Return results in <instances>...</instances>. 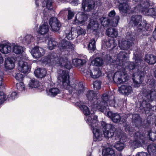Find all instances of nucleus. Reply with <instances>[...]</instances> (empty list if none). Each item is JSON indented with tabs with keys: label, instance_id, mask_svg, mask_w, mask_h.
<instances>
[{
	"label": "nucleus",
	"instance_id": "7ed1b4c3",
	"mask_svg": "<svg viewBox=\"0 0 156 156\" xmlns=\"http://www.w3.org/2000/svg\"><path fill=\"white\" fill-rule=\"evenodd\" d=\"M68 54H65L62 52L58 55L55 53H53L49 54L43 60L45 64L49 63L52 65H57V66H63L67 69H69L71 67L70 61L68 59Z\"/></svg>",
	"mask_w": 156,
	"mask_h": 156
},
{
	"label": "nucleus",
	"instance_id": "8fccbe9b",
	"mask_svg": "<svg viewBox=\"0 0 156 156\" xmlns=\"http://www.w3.org/2000/svg\"><path fill=\"white\" fill-rule=\"evenodd\" d=\"M16 87L17 89L20 91H23L25 89V85L23 82L17 83Z\"/></svg>",
	"mask_w": 156,
	"mask_h": 156
},
{
	"label": "nucleus",
	"instance_id": "b1692460",
	"mask_svg": "<svg viewBox=\"0 0 156 156\" xmlns=\"http://www.w3.org/2000/svg\"><path fill=\"white\" fill-rule=\"evenodd\" d=\"M49 23L53 31H57L59 30L61 25L56 18H51L49 20Z\"/></svg>",
	"mask_w": 156,
	"mask_h": 156
},
{
	"label": "nucleus",
	"instance_id": "393cba45",
	"mask_svg": "<svg viewBox=\"0 0 156 156\" xmlns=\"http://www.w3.org/2000/svg\"><path fill=\"white\" fill-rule=\"evenodd\" d=\"M135 28L137 30L138 33L137 35L140 36H140H141L142 34H144V32L147 30L148 29L147 24L144 21L142 22L137 25H136L135 26Z\"/></svg>",
	"mask_w": 156,
	"mask_h": 156
},
{
	"label": "nucleus",
	"instance_id": "f257e3e1",
	"mask_svg": "<svg viewBox=\"0 0 156 156\" xmlns=\"http://www.w3.org/2000/svg\"><path fill=\"white\" fill-rule=\"evenodd\" d=\"M76 105L80 107L85 115V119L87 122L91 126L93 134V139L95 141H99L102 139V134L98 126L97 117L94 114H90L88 108L82 104L80 101L75 103Z\"/></svg>",
	"mask_w": 156,
	"mask_h": 156
},
{
	"label": "nucleus",
	"instance_id": "2eb2a0df",
	"mask_svg": "<svg viewBox=\"0 0 156 156\" xmlns=\"http://www.w3.org/2000/svg\"><path fill=\"white\" fill-rule=\"evenodd\" d=\"M31 66L22 59L19 60L18 64V69L24 73H29L31 69Z\"/></svg>",
	"mask_w": 156,
	"mask_h": 156
},
{
	"label": "nucleus",
	"instance_id": "a19ab883",
	"mask_svg": "<svg viewBox=\"0 0 156 156\" xmlns=\"http://www.w3.org/2000/svg\"><path fill=\"white\" fill-rule=\"evenodd\" d=\"M12 50L14 53L18 54H21L23 51V47L17 44L14 46Z\"/></svg>",
	"mask_w": 156,
	"mask_h": 156
},
{
	"label": "nucleus",
	"instance_id": "09e8293b",
	"mask_svg": "<svg viewBox=\"0 0 156 156\" xmlns=\"http://www.w3.org/2000/svg\"><path fill=\"white\" fill-rule=\"evenodd\" d=\"M112 41L109 40L107 41H104L102 43V47L105 48H110L112 43Z\"/></svg>",
	"mask_w": 156,
	"mask_h": 156
},
{
	"label": "nucleus",
	"instance_id": "37998d69",
	"mask_svg": "<svg viewBox=\"0 0 156 156\" xmlns=\"http://www.w3.org/2000/svg\"><path fill=\"white\" fill-rule=\"evenodd\" d=\"M95 41L94 39L90 40L88 44V48L89 50L94 51L96 48Z\"/></svg>",
	"mask_w": 156,
	"mask_h": 156
},
{
	"label": "nucleus",
	"instance_id": "58836bf2",
	"mask_svg": "<svg viewBox=\"0 0 156 156\" xmlns=\"http://www.w3.org/2000/svg\"><path fill=\"white\" fill-rule=\"evenodd\" d=\"M57 44V42L54 39L50 38L48 42V48L50 50H52L54 48Z\"/></svg>",
	"mask_w": 156,
	"mask_h": 156
},
{
	"label": "nucleus",
	"instance_id": "9b49d317",
	"mask_svg": "<svg viewBox=\"0 0 156 156\" xmlns=\"http://www.w3.org/2000/svg\"><path fill=\"white\" fill-rule=\"evenodd\" d=\"M134 139L131 141V146L133 149H135L140 147L142 143H144L145 137L140 132L136 133L134 136Z\"/></svg>",
	"mask_w": 156,
	"mask_h": 156
},
{
	"label": "nucleus",
	"instance_id": "c03bdc74",
	"mask_svg": "<svg viewBox=\"0 0 156 156\" xmlns=\"http://www.w3.org/2000/svg\"><path fill=\"white\" fill-rule=\"evenodd\" d=\"M43 6L46 7L48 10L52 9V2L51 0H44L42 2Z\"/></svg>",
	"mask_w": 156,
	"mask_h": 156
},
{
	"label": "nucleus",
	"instance_id": "0e129e2a",
	"mask_svg": "<svg viewBox=\"0 0 156 156\" xmlns=\"http://www.w3.org/2000/svg\"><path fill=\"white\" fill-rule=\"evenodd\" d=\"M115 14V13L114 10H113L110 12L108 14L109 17H114Z\"/></svg>",
	"mask_w": 156,
	"mask_h": 156
},
{
	"label": "nucleus",
	"instance_id": "0eeeda50",
	"mask_svg": "<svg viewBox=\"0 0 156 156\" xmlns=\"http://www.w3.org/2000/svg\"><path fill=\"white\" fill-rule=\"evenodd\" d=\"M139 1L138 5L136 7V9L140 12H144L146 15H156V12L154 9H148L149 6L148 2L146 0H139Z\"/></svg>",
	"mask_w": 156,
	"mask_h": 156
},
{
	"label": "nucleus",
	"instance_id": "a211bd4d",
	"mask_svg": "<svg viewBox=\"0 0 156 156\" xmlns=\"http://www.w3.org/2000/svg\"><path fill=\"white\" fill-rule=\"evenodd\" d=\"M94 0H83L82 9L84 11L89 12L94 8Z\"/></svg>",
	"mask_w": 156,
	"mask_h": 156
},
{
	"label": "nucleus",
	"instance_id": "bb28decb",
	"mask_svg": "<svg viewBox=\"0 0 156 156\" xmlns=\"http://www.w3.org/2000/svg\"><path fill=\"white\" fill-rule=\"evenodd\" d=\"M113 115L112 120L115 123H117L119 122L124 123L126 122L127 117H128L126 114L122 116L121 118L119 115L117 113H115Z\"/></svg>",
	"mask_w": 156,
	"mask_h": 156
},
{
	"label": "nucleus",
	"instance_id": "052dcab7",
	"mask_svg": "<svg viewBox=\"0 0 156 156\" xmlns=\"http://www.w3.org/2000/svg\"><path fill=\"white\" fill-rule=\"evenodd\" d=\"M77 34L78 35H84L86 32L83 29L80 28L78 29L77 31Z\"/></svg>",
	"mask_w": 156,
	"mask_h": 156
},
{
	"label": "nucleus",
	"instance_id": "5701e85b",
	"mask_svg": "<svg viewBox=\"0 0 156 156\" xmlns=\"http://www.w3.org/2000/svg\"><path fill=\"white\" fill-rule=\"evenodd\" d=\"M118 90L120 93L126 95L130 94L133 92L132 87L128 84L122 85L119 87Z\"/></svg>",
	"mask_w": 156,
	"mask_h": 156
},
{
	"label": "nucleus",
	"instance_id": "a18cd8bd",
	"mask_svg": "<svg viewBox=\"0 0 156 156\" xmlns=\"http://www.w3.org/2000/svg\"><path fill=\"white\" fill-rule=\"evenodd\" d=\"M103 60L100 58H96L91 62L92 64L98 66H101L103 64Z\"/></svg>",
	"mask_w": 156,
	"mask_h": 156
},
{
	"label": "nucleus",
	"instance_id": "473e14b6",
	"mask_svg": "<svg viewBox=\"0 0 156 156\" xmlns=\"http://www.w3.org/2000/svg\"><path fill=\"white\" fill-rule=\"evenodd\" d=\"M102 154L103 156H115L114 151L110 148H106L103 149Z\"/></svg>",
	"mask_w": 156,
	"mask_h": 156
},
{
	"label": "nucleus",
	"instance_id": "e2e57ef3",
	"mask_svg": "<svg viewBox=\"0 0 156 156\" xmlns=\"http://www.w3.org/2000/svg\"><path fill=\"white\" fill-rule=\"evenodd\" d=\"M69 1L73 5H76L78 4V0H70Z\"/></svg>",
	"mask_w": 156,
	"mask_h": 156
},
{
	"label": "nucleus",
	"instance_id": "e433bc0d",
	"mask_svg": "<svg viewBox=\"0 0 156 156\" xmlns=\"http://www.w3.org/2000/svg\"><path fill=\"white\" fill-rule=\"evenodd\" d=\"M147 151L151 155L156 156V144L149 145L147 147Z\"/></svg>",
	"mask_w": 156,
	"mask_h": 156
},
{
	"label": "nucleus",
	"instance_id": "13d9d810",
	"mask_svg": "<svg viewBox=\"0 0 156 156\" xmlns=\"http://www.w3.org/2000/svg\"><path fill=\"white\" fill-rule=\"evenodd\" d=\"M68 20H70L73 17L74 15V13L73 12L71 11L70 10H69L68 12Z\"/></svg>",
	"mask_w": 156,
	"mask_h": 156
},
{
	"label": "nucleus",
	"instance_id": "864d4df0",
	"mask_svg": "<svg viewBox=\"0 0 156 156\" xmlns=\"http://www.w3.org/2000/svg\"><path fill=\"white\" fill-rule=\"evenodd\" d=\"M17 95L16 92H12L8 96V99L9 100H12L16 98Z\"/></svg>",
	"mask_w": 156,
	"mask_h": 156
},
{
	"label": "nucleus",
	"instance_id": "4c0bfd02",
	"mask_svg": "<svg viewBox=\"0 0 156 156\" xmlns=\"http://www.w3.org/2000/svg\"><path fill=\"white\" fill-rule=\"evenodd\" d=\"M101 106L102 107V108L103 109V111H100L104 112L105 114L112 119L113 116H114L113 115H114V114L115 113H113L111 112H108V111L109 108L108 106H103L102 104L101 105Z\"/></svg>",
	"mask_w": 156,
	"mask_h": 156
},
{
	"label": "nucleus",
	"instance_id": "cd10ccee",
	"mask_svg": "<svg viewBox=\"0 0 156 156\" xmlns=\"http://www.w3.org/2000/svg\"><path fill=\"white\" fill-rule=\"evenodd\" d=\"M49 31V27L46 23L41 24L37 31L38 33L41 35L46 34Z\"/></svg>",
	"mask_w": 156,
	"mask_h": 156
},
{
	"label": "nucleus",
	"instance_id": "774afa93",
	"mask_svg": "<svg viewBox=\"0 0 156 156\" xmlns=\"http://www.w3.org/2000/svg\"><path fill=\"white\" fill-rule=\"evenodd\" d=\"M153 107L154 108H155V111L156 112V106H154Z\"/></svg>",
	"mask_w": 156,
	"mask_h": 156
},
{
	"label": "nucleus",
	"instance_id": "f704fd0d",
	"mask_svg": "<svg viewBox=\"0 0 156 156\" xmlns=\"http://www.w3.org/2000/svg\"><path fill=\"white\" fill-rule=\"evenodd\" d=\"M98 27V23L97 21L91 19L87 27V29L88 31L94 30Z\"/></svg>",
	"mask_w": 156,
	"mask_h": 156
},
{
	"label": "nucleus",
	"instance_id": "bf43d9fd",
	"mask_svg": "<svg viewBox=\"0 0 156 156\" xmlns=\"http://www.w3.org/2000/svg\"><path fill=\"white\" fill-rule=\"evenodd\" d=\"M148 154L146 152H141L137 153L135 156H147Z\"/></svg>",
	"mask_w": 156,
	"mask_h": 156
},
{
	"label": "nucleus",
	"instance_id": "7c9ffc66",
	"mask_svg": "<svg viewBox=\"0 0 156 156\" xmlns=\"http://www.w3.org/2000/svg\"><path fill=\"white\" fill-rule=\"evenodd\" d=\"M106 34L108 36L113 38L116 37L118 35L116 30L113 28H109L106 30Z\"/></svg>",
	"mask_w": 156,
	"mask_h": 156
},
{
	"label": "nucleus",
	"instance_id": "6e6d98bb",
	"mask_svg": "<svg viewBox=\"0 0 156 156\" xmlns=\"http://www.w3.org/2000/svg\"><path fill=\"white\" fill-rule=\"evenodd\" d=\"M15 78L18 81H21L23 79V76L20 73H17L16 74Z\"/></svg>",
	"mask_w": 156,
	"mask_h": 156
},
{
	"label": "nucleus",
	"instance_id": "680f3d73",
	"mask_svg": "<svg viewBox=\"0 0 156 156\" xmlns=\"http://www.w3.org/2000/svg\"><path fill=\"white\" fill-rule=\"evenodd\" d=\"M132 120L133 121H138L140 119V117L138 114H134L132 115Z\"/></svg>",
	"mask_w": 156,
	"mask_h": 156
},
{
	"label": "nucleus",
	"instance_id": "aec40b11",
	"mask_svg": "<svg viewBox=\"0 0 156 156\" xmlns=\"http://www.w3.org/2000/svg\"><path fill=\"white\" fill-rule=\"evenodd\" d=\"M74 45L70 42L66 41L65 39L62 40L58 45V47L61 50H66L69 51L74 48Z\"/></svg>",
	"mask_w": 156,
	"mask_h": 156
},
{
	"label": "nucleus",
	"instance_id": "a878e982",
	"mask_svg": "<svg viewBox=\"0 0 156 156\" xmlns=\"http://www.w3.org/2000/svg\"><path fill=\"white\" fill-rule=\"evenodd\" d=\"M103 101L101 102L102 105L103 106H108V103L109 102L110 103L109 105L113 107H115V101L114 100H108V95L107 94H104L102 97Z\"/></svg>",
	"mask_w": 156,
	"mask_h": 156
},
{
	"label": "nucleus",
	"instance_id": "49530a36",
	"mask_svg": "<svg viewBox=\"0 0 156 156\" xmlns=\"http://www.w3.org/2000/svg\"><path fill=\"white\" fill-rule=\"evenodd\" d=\"M146 82L147 84L153 86L155 84V80L153 79L152 76H150L148 77Z\"/></svg>",
	"mask_w": 156,
	"mask_h": 156
},
{
	"label": "nucleus",
	"instance_id": "6ab92c4d",
	"mask_svg": "<svg viewBox=\"0 0 156 156\" xmlns=\"http://www.w3.org/2000/svg\"><path fill=\"white\" fill-rule=\"evenodd\" d=\"M12 50L11 43L8 41L2 42L0 43V51L2 54H7Z\"/></svg>",
	"mask_w": 156,
	"mask_h": 156
},
{
	"label": "nucleus",
	"instance_id": "4be33fe9",
	"mask_svg": "<svg viewBox=\"0 0 156 156\" xmlns=\"http://www.w3.org/2000/svg\"><path fill=\"white\" fill-rule=\"evenodd\" d=\"M144 95L147 99L145 100V101H143V103L147 101L148 103L156 99V91L154 89L147 91L145 93Z\"/></svg>",
	"mask_w": 156,
	"mask_h": 156
},
{
	"label": "nucleus",
	"instance_id": "f3484780",
	"mask_svg": "<svg viewBox=\"0 0 156 156\" xmlns=\"http://www.w3.org/2000/svg\"><path fill=\"white\" fill-rule=\"evenodd\" d=\"M30 52L34 58L37 59L44 54L45 51L41 47H35L31 49Z\"/></svg>",
	"mask_w": 156,
	"mask_h": 156
},
{
	"label": "nucleus",
	"instance_id": "c85d7f7f",
	"mask_svg": "<svg viewBox=\"0 0 156 156\" xmlns=\"http://www.w3.org/2000/svg\"><path fill=\"white\" fill-rule=\"evenodd\" d=\"M60 91L56 87H52L47 90V94L50 97H54L60 94Z\"/></svg>",
	"mask_w": 156,
	"mask_h": 156
},
{
	"label": "nucleus",
	"instance_id": "ea45409f",
	"mask_svg": "<svg viewBox=\"0 0 156 156\" xmlns=\"http://www.w3.org/2000/svg\"><path fill=\"white\" fill-rule=\"evenodd\" d=\"M34 39L32 35H27L24 38L23 40V42L26 44H28L34 41Z\"/></svg>",
	"mask_w": 156,
	"mask_h": 156
},
{
	"label": "nucleus",
	"instance_id": "dca6fc26",
	"mask_svg": "<svg viewBox=\"0 0 156 156\" xmlns=\"http://www.w3.org/2000/svg\"><path fill=\"white\" fill-rule=\"evenodd\" d=\"M88 15L82 12L78 13L76 15L74 22L75 23L83 25L87 23Z\"/></svg>",
	"mask_w": 156,
	"mask_h": 156
},
{
	"label": "nucleus",
	"instance_id": "6e6552de",
	"mask_svg": "<svg viewBox=\"0 0 156 156\" xmlns=\"http://www.w3.org/2000/svg\"><path fill=\"white\" fill-rule=\"evenodd\" d=\"M101 125L104 136L106 138L112 137L115 130L114 126L111 124H107L104 121L101 122Z\"/></svg>",
	"mask_w": 156,
	"mask_h": 156
},
{
	"label": "nucleus",
	"instance_id": "423d86ee",
	"mask_svg": "<svg viewBox=\"0 0 156 156\" xmlns=\"http://www.w3.org/2000/svg\"><path fill=\"white\" fill-rule=\"evenodd\" d=\"M86 96L90 103V106L93 110L103 111L102 107L101 106V102L97 98V94L93 91H87L86 94Z\"/></svg>",
	"mask_w": 156,
	"mask_h": 156
},
{
	"label": "nucleus",
	"instance_id": "338daca9",
	"mask_svg": "<svg viewBox=\"0 0 156 156\" xmlns=\"http://www.w3.org/2000/svg\"><path fill=\"white\" fill-rule=\"evenodd\" d=\"M35 3H36V5L37 6H38V1H37V0H36L35 1Z\"/></svg>",
	"mask_w": 156,
	"mask_h": 156
},
{
	"label": "nucleus",
	"instance_id": "f8f14e48",
	"mask_svg": "<svg viewBox=\"0 0 156 156\" xmlns=\"http://www.w3.org/2000/svg\"><path fill=\"white\" fill-rule=\"evenodd\" d=\"M84 73L87 77L91 76L93 78H98L101 75V71L98 67L94 68L92 70L88 68Z\"/></svg>",
	"mask_w": 156,
	"mask_h": 156
},
{
	"label": "nucleus",
	"instance_id": "f03ea898",
	"mask_svg": "<svg viewBox=\"0 0 156 156\" xmlns=\"http://www.w3.org/2000/svg\"><path fill=\"white\" fill-rule=\"evenodd\" d=\"M124 51L120 52L117 55L116 60H114L113 62L114 65L118 67L119 66V68L121 67V69L115 73L112 77L114 82L119 84L125 82L129 78L124 70H123L122 69L124 64L123 60L126 57Z\"/></svg>",
	"mask_w": 156,
	"mask_h": 156
},
{
	"label": "nucleus",
	"instance_id": "c756f323",
	"mask_svg": "<svg viewBox=\"0 0 156 156\" xmlns=\"http://www.w3.org/2000/svg\"><path fill=\"white\" fill-rule=\"evenodd\" d=\"M34 73L37 77L42 78L46 76V71L44 69L38 68L35 70Z\"/></svg>",
	"mask_w": 156,
	"mask_h": 156
},
{
	"label": "nucleus",
	"instance_id": "4468645a",
	"mask_svg": "<svg viewBox=\"0 0 156 156\" xmlns=\"http://www.w3.org/2000/svg\"><path fill=\"white\" fill-rule=\"evenodd\" d=\"M129 0H117L118 3H119V9L121 12L124 13H129L130 12V8L127 4V2ZM135 2L139 1V0H133Z\"/></svg>",
	"mask_w": 156,
	"mask_h": 156
},
{
	"label": "nucleus",
	"instance_id": "c9c22d12",
	"mask_svg": "<svg viewBox=\"0 0 156 156\" xmlns=\"http://www.w3.org/2000/svg\"><path fill=\"white\" fill-rule=\"evenodd\" d=\"M145 61L150 64H154L156 62V56L152 55H146Z\"/></svg>",
	"mask_w": 156,
	"mask_h": 156
},
{
	"label": "nucleus",
	"instance_id": "39448f33",
	"mask_svg": "<svg viewBox=\"0 0 156 156\" xmlns=\"http://www.w3.org/2000/svg\"><path fill=\"white\" fill-rule=\"evenodd\" d=\"M142 60L140 59H136L134 63L133 62H131L129 65V67L130 69L133 70V71H137L133 73L132 77L133 81L134 86L135 87H138L140 86V84L142 83L144 80V73L139 70L140 66V65Z\"/></svg>",
	"mask_w": 156,
	"mask_h": 156
},
{
	"label": "nucleus",
	"instance_id": "ddd939ff",
	"mask_svg": "<svg viewBox=\"0 0 156 156\" xmlns=\"http://www.w3.org/2000/svg\"><path fill=\"white\" fill-rule=\"evenodd\" d=\"M119 20V16H116L111 20L104 17L100 18L101 23L103 26L111 25L115 27L117 26Z\"/></svg>",
	"mask_w": 156,
	"mask_h": 156
},
{
	"label": "nucleus",
	"instance_id": "de8ad7c7",
	"mask_svg": "<svg viewBox=\"0 0 156 156\" xmlns=\"http://www.w3.org/2000/svg\"><path fill=\"white\" fill-rule=\"evenodd\" d=\"M147 135L150 140L152 141L156 140V133L149 131L148 132Z\"/></svg>",
	"mask_w": 156,
	"mask_h": 156
},
{
	"label": "nucleus",
	"instance_id": "72a5a7b5",
	"mask_svg": "<svg viewBox=\"0 0 156 156\" xmlns=\"http://www.w3.org/2000/svg\"><path fill=\"white\" fill-rule=\"evenodd\" d=\"M141 16L140 15H136L133 16L131 18V20L130 21L131 23H133L134 26L137 25L140 23L142 22L141 21Z\"/></svg>",
	"mask_w": 156,
	"mask_h": 156
},
{
	"label": "nucleus",
	"instance_id": "412c9836",
	"mask_svg": "<svg viewBox=\"0 0 156 156\" xmlns=\"http://www.w3.org/2000/svg\"><path fill=\"white\" fill-rule=\"evenodd\" d=\"M15 59L13 58L7 57L5 58L4 67L6 70H10L13 69L15 64Z\"/></svg>",
	"mask_w": 156,
	"mask_h": 156
},
{
	"label": "nucleus",
	"instance_id": "4d7b16f0",
	"mask_svg": "<svg viewBox=\"0 0 156 156\" xmlns=\"http://www.w3.org/2000/svg\"><path fill=\"white\" fill-rule=\"evenodd\" d=\"M124 127L125 131H128L129 134H131V133L133 131V129L132 128H129L128 125Z\"/></svg>",
	"mask_w": 156,
	"mask_h": 156
},
{
	"label": "nucleus",
	"instance_id": "69168bd1",
	"mask_svg": "<svg viewBox=\"0 0 156 156\" xmlns=\"http://www.w3.org/2000/svg\"><path fill=\"white\" fill-rule=\"evenodd\" d=\"M4 61L3 57L2 54L0 53V65L3 64Z\"/></svg>",
	"mask_w": 156,
	"mask_h": 156
},
{
	"label": "nucleus",
	"instance_id": "5fc2aeb1",
	"mask_svg": "<svg viewBox=\"0 0 156 156\" xmlns=\"http://www.w3.org/2000/svg\"><path fill=\"white\" fill-rule=\"evenodd\" d=\"M93 87L96 90L99 89L101 87V82L99 81H96L93 83Z\"/></svg>",
	"mask_w": 156,
	"mask_h": 156
},
{
	"label": "nucleus",
	"instance_id": "1a4fd4ad",
	"mask_svg": "<svg viewBox=\"0 0 156 156\" xmlns=\"http://www.w3.org/2000/svg\"><path fill=\"white\" fill-rule=\"evenodd\" d=\"M115 139H119L120 140L115 144L114 147L118 151H122L125 147L124 142L127 140L126 136L119 131L116 134Z\"/></svg>",
	"mask_w": 156,
	"mask_h": 156
},
{
	"label": "nucleus",
	"instance_id": "603ef678",
	"mask_svg": "<svg viewBox=\"0 0 156 156\" xmlns=\"http://www.w3.org/2000/svg\"><path fill=\"white\" fill-rule=\"evenodd\" d=\"M6 99V95L3 92L0 91V105L4 102Z\"/></svg>",
	"mask_w": 156,
	"mask_h": 156
},
{
	"label": "nucleus",
	"instance_id": "79ce46f5",
	"mask_svg": "<svg viewBox=\"0 0 156 156\" xmlns=\"http://www.w3.org/2000/svg\"><path fill=\"white\" fill-rule=\"evenodd\" d=\"M72 62L75 66L80 65H83L86 62V61L84 59L75 58L73 60Z\"/></svg>",
	"mask_w": 156,
	"mask_h": 156
},
{
	"label": "nucleus",
	"instance_id": "2f4dec72",
	"mask_svg": "<svg viewBox=\"0 0 156 156\" xmlns=\"http://www.w3.org/2000/svg\"><path fill=\"white\" fill-rule=\"evenodd\" d=\"M40 85V84L39 82L34 79H31L28 84L29 88L30 89L37 88Z\"/></svg>",
	"mask_w": 156,
	"mask_h": 156
},
{
	"label": "nucleus",
	"instance_id": "9d476101",
	"mask_svg": "<svg viewBox=\"0 0 156 156\" xmlns=\"http://www.w3.org/2000/svg\"><path fill=\"white\" fill-rule=\"evenodd\" d=\"M126 38L127 41L123 39L119 41V46L121 49L127 50L129 49L135 39L134 37H133V34H129V33L127 35Z\"/></svg>",
	"mask_w": 156,
	"mask_h": 156
},
{
	"label": "nucleus",
	"instance_id": "3c124183",
	"mask_svg": "<svg viewBox=\"0 0 156 156\" xmlns=\"http://www.w3.org/2000/svg\"><path fill=\"white\" fill-rule=\"evenodd\" d=\"M74 32L71 31L66 33V37L69 40H72L76 37V35H74Z\"/></svg>",
	"mask_w": 156,
	"mask_h": 156
},
{
	"label": "nucleus",
	"instance_id": "20e7f679",
	"mask_svg": "<svg viewBox=\"0 0 156 156\" xmlns=\"http://www.w3.org/2000/svg\"><path fill=\"white\" fill-rule=\"evenodd\" d=\"M59 74L58 79L62 82V85L63 88L68 90L70 93L74 90H76L78 94H82L84 90V87L82 83H80L76 87L74 84L71 86L70 85L69 76L68 72L62 70H60L58 72Z\"/></svg>",
	"mask_w": 156,
	"mask_h": 156
}]
</instances>
